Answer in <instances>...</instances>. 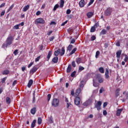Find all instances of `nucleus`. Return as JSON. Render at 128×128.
I'll return each mask as SVG.
<instances>
[{
	"label": "nucleus",
	"mask_w": 128,
	"mask_h": 128,
	"mask_svg": "<svg viewBox=\"0 0 128 128\" xmlns=\"http://www.w3.org/2000/svg\"><path fill=\"white\" fill-rule=\"evenodd\" d=\"M14 38L12 35H9L6 38V42L2 44V48H8V46H10L12 44Z\"/></svg>",
	"instance_id": "1"
},
{
	"label": "nucleus",
	"mask_w": 128,
	"mask_h": 128,
	"mask_svg": "<svg viewBox=\"0 0 128 128\" xmlns=\"http://www.w3.org/2000/svg\"><path fill=\"white\" fill-rule=\"evenodd\" d=\"M52 104L53 106L56 108V106H60V100L58 98H54L53 99Z\"/></svg>",
	"instance_id": "2"
},
{
	"label": "nucleus",
	"mask_w": 128,
	"mask_h": 128,
	"mask_svg": "<svg viewBox=\"0 0 128 128\" xmlns=\"http://www.w3.org/2000/svg\"><path fill=\"white\" fill-rule=\"evenodd\" d=\"M112 8H108L104 12V14L106 16H110L112 14Z\"/></svg>",
	"instance_id": "3"
},
{
	"label": "nucleus",
	"mask_w": 128,
	"mask_h": 128,
	"mask_svg": "<svg viewBox=\"0 0 128 128\" xmlns=\"http://www.w3.org/2000/svg\"><path fill=\"white\" fill-rule=\"evenodd\" d=\"M45 21L42 18H38L35 20V24H44Z\"/></svg>",
	"instance_id": "4"
},
{
	"label": "nucleus",
	"mask_w": 128,
	"mask_h": 128,
	"mask_svg": "<svg viewBox=\"0 0 128 128\" xmlns=\"http://www.w3.org/2000/svg\"><path fill=\"white\" fill-rule=\"evenodd\" d=\"M100 106H102V102L99 101L96 103V104H95L94 108H97L98 110H102V108L100 107Z\"/></svg>",
	"instance_id": "5"
},
{
	"label": "nucleus",
	"mask_w": 128,
	"mask_h": 128,
	"mask_svg": "<svg viewBox=\"0 0 128 128\" xmlns=\"http://www.w3.org/2000/svg\"><path fill=\"white\" fill-rule=\"evenodd\" d=\"M74 102L76 106H78L80 102V98L79 97H76L74 99Z\"/></svg>",
	"instance_id": "6"
},
{
	"label": "nucleus",
	"mask_w": 128,
	"mask_h": 128,
	"mask_svg": "<svg viewBox=\"0 0 128 128\" xmlns=\"http://www.w3.org/2000/svg\"><path fill=\"white\" fill-rule=\"evenodd\" d=\"M97 78H98V82H100V84H102V82H104V78H102V76H98Z\"/></svg>",
	"instance_id": "7"
},
{
	"label": "nucleus",
	"mask_w": 128,
	"mask_h": 128,
	"mask_svg": "<svg viewBox=\"0 0 128 128\" xmlns=\"http://www.w3.org/2000/svg\"><path fill=\"white\" fill-rule=\"evenodd\" d=\"M120 54H122V50H118L116 52V57L117 58H120Z\"/></svg>",
	"instance_id": "8"
},
{
	"label": "nucleus",
	"mask_w": 128,
	"mask_h": 128,
	"mask_svg": "<svg viewBox=\"0 0 128 128\" xmlns=\"http://www.w3.org/2000/svg\"><path fill=\"white\" fill-rule=\"evenodd\" d=\"M84 0H80L79 2V6L80 8H84Z\"/></svg>",
	"instance_id": "9"
},
{
	"label": "nucleus",
	"mask_w": 128,
	"mask_h": 128,
	"mask_svg": "<svg viewBox=\"0 0 128 128\" xmlns=\"http://www.w3.org/2000/svg\"><path fill=\"white\" fill-rule=\"evenodd\" d=\"M80 92H82V88H79L76 90L75 94L76 96H80Z\"/></svg>",
	"instance_id": "10"
},
{
	"label": "nucleus",
	"mask_w": 128,
	"mask_h": 128,
	"mask_svg": "<svg viewBox=\"0 0 128 128\" xmlns=\"http://www.w3.org/2000/svg\"><path fill=\"white\" fill-rule=\"evenodd\" d=\"M124 110L122 108L121 109H118L116 110V116H120V114Z\"/></svg>",
	"instance_id": "11"
},
{
	"label": "nucleus",
	"mask_w": 128,
	"mask_h": 128,
	"mask_svg": "<svg viewBox=\"0 0 128 128\" xmlns=\"http://www.w3.org/2000/svg\"><path fill=\"white\" fill-rule=\"evenodd\" d=\"M93 86L95 88H98V84L96 82V79H93Z\"/></svg>",
	"instance_id": "12"
},
{
	"label": "nucleus",
	"mask_w": 128,
	"mask_h": 128,
	"mask_svg": "<svg viewBox=\"0 0 128 128\" xmlns=\"http://www.w3.org/2000/svg\"><path fill=\"white\" fill-rule=\"evenodd\" d=\"M90 100H87L83 104V106H85V108H86V106H90Z\"/></svg>",
	"instance_id": "13"
},
{
	"label": "nucleus",
	"mask_w": 128,
	"mask_h": 128,
	"mask_svg": "<svg viewBox=\"0 0 128 128\" xmlns=\"http://www.w3.org/2000/svg\"><path fill=\"white\" fill-rule=\"evenodd\" d=\"M60 54V49H58L57 50L55 51L54 52V54L55 56H58Z\"/></svg>",
	"instance_id": "14"
},
{
	"label": "nucleus",
	"mask_w": 128,
	"mask_h": 128,
	"mask_svg": "<svg viewBox=\"0 0 128 128\" xmlns=\"http://www.w3.org/2000/svg\"><path fill=\"white\" fill-rule=\"evenodd\" d=\"M108 74H109L108 69L106 68V72H105L106 78H110V76H108Z\"/></svg>",
	"instance_id": "15"
},
{
	"label": "nucleus",
	"mask_w": 128,
	"mask_h": 128,
	"mask_svg": "<svg viewBox=\"0 0 128 128\" xmlns=\"http://www.w3.org/2000/svg\"><path fill=\"white\" fill-rule=\"evenodd\" d=\"M58 60V58L54 57L52 59V62L54 64H57Z\"/></svg>",
	"instance_id": "16"
},
{
	"label": "nucleus",
	"mask_w": 128,
	"mask_h": 128,
	"mask_svg": "<svg viewBox=\"0 0 128 128\" xmlns=\"http://www.w3.org/2000/svg\"><path fill=\"white\" fill-rule=\"evenodd\" d=\"M30 8V5L28 4L27 6H24L22 8V12H26Z\"/></svg>",
	"instance_id": "17"
},
{
	"label": "nucleus",
	"mask_w": 128,
	"mask_h": 128,
	"mask_svg": "<svg viewBox=\"0 0 128 128\" xmlns=\"http://www.w3.org/2000/svg\"><path fill=\"white\" fill-rule=\"evenodd\" d=\"M36 110V108L35 107L32 108L30 110V112L32 114H35Z\"/></svg>",
	"instance_id": "18"
},
{
	"label": "nucleus",
	"mask_w": 128,
	"mask_h": 128,
	"mask_svg": "<svg viewBox=\"0 0 128 128\" xmlns=\"http://www.w3.org/2000/svg\"><path fill=\"white\" fill-rule=\"evenodd\" d=\"M33 83H34V80H29L28 84V88H30Z\"/></svg>",
	"instance_id": "19"
},
{
	"label": "nucleus",
	"mask_w": 128,
	"mask_h": 128,
	"mask_svg": "<svg viewBox=\"0 0 128 128\" xmlns=\"http://www.w3.org/2000/svg\"><path fill=\"white\" fill-rule=\"evenodd\" d=\"M72 72V65L69 64L66 69L67 72Z\"/></svg>",
	"instance_id": "20"
},
{
	"label": "nucleus",
	"mask_w": 128,
	"mask_h": 128,
	"mask_svg": "<svg viewBox=\"0 0 128 128\" xmlns=\"http://www.w3.org/2000/svg\"><path fill=\"white\" fill-rule=\"evenodd\" d=\"M76 62L78 64H82V58H76Z\"/></svg>",
	"instance_id": "21"
},
{
	"label": "nucleus",
	"mask_w": 128,
	"mask_h": 128,
	"mask_svg": "<svg viewBox=\"0 0 128 128\" xmlns=\"http://www.w3.org/2000/svg\"><path fill=\"white\" fill-rule=\"evenodd\" d=\"M38 70V68L36 66H34L32 68L30 72H32V74H34V72H36Z\"/></svg>",
	"instance_id": "22"
},
{
	"label": "nucleus",
	"mask_w": 128,
	"mask_h": 128,
	"mask_svg": "<svg viewBox=\"0 0 128 128\" xmlns=\"http://www.w3.org/2000/svg\"><path fill=\"white\" fill-rule=\"evenodd\" d=\"M66 50H64V47H62L61 52H60V56H62L64 54Z\"/></svg>",
	"instance_id": "23"
},
{
	"label": "nucleus",
	"mask_w": 128,
	"mask_h": 128,
	"mask_svg": "<svg viewBox=\"0 0 128 128\" xmlns=\"http://www.w3.org/2000/svg\"><path fill=\"white\" fill-rule=\"evenodd\" d=\"M52 51H49L47 56V58L48 60H50V56H52Z\"/></svg>",
	"instance_id": "24"
},
{
	"label": "nucleus",
	"mask_w": 128,
	"mask_h": 128,
	"mask_svg": "<svg viewBox=\"0 0 128 128\" xmlns=\"http://www.w3.org/2000/svg\"><path fill=\"white\" fill-rule=\"evenodd\" d=\"M87 16L88 17V18H90L94 16V12H89L87 14H86Z\"/></svg>",
	"instance_id": "25"
},
{
	"label": "nucleus",
	"mask_w": 128,
	"mask_h": 128,
	"mask_svg": "<svg viewBox=\"0 0 128 128\" xmlns=\"http://www.w3.org/2000/svg\"><path fill=\"white\" fill-rule=\"evenodd\" d=\"M6 100L7 104H10V97H6Z\"/></svg>",
	"instance_id": "26"
},
{
	"label": "nucleus",
	"mask_w": 128,
	"mask_h": 128,
	"mask_svg": "<svg viewBox=\"0 0 128 128\" xmlns=\"http://www.w3.org/2000/svg\"><path fill=\"white\" fill-rule=\"evenodd\" d=\"M98 70L100 74H104V68L102 67H100L98 68Z\"/></svg>",
	"instance_id": "27"
},
{
	"label": "nucleus",
	"mask_w": 128,
	"mask_h": 128,
	"mask_svg": "<svg viewBox=\"0 0 128 128\" xmlns=\"http://www.w3.org/2000/svg\"><path fill=\"white\" fill-rule=\"evenodd\" d=\"M36 120H34L31 124V128H34L36 126Z\"/></svg>",
	"instance_id": "28"
},
{
	"label": "nucleus",
	"mask_w": 128,
	"mask_h": 128,
	"mask_svg": "<svg viewBox=\"0 0 128 128\" xmlns=\"http://www.w3.org/2000/svg\"><path fill=\"white\" fill-rule=\"evenodd\" d=\"M64 0H60V7L64 8Z\"/></svg>",
	"instance_id": "29"
},
{
	"label": "nucleus",
	"mask_w": 128,
	"mask_h": 128,
	"mask_svg": "<svg viewBox=\"0 0 128 128\" xmlns=\"http://www.w3.org/2000/svg\"><path fill=\"white\" fill-rule=\"evenodd\" d=\"M76 52V48H74L72 50V51L70 52V56H72V54H74V52Z\"/></svg>",
	"instance_id": "30"
},
{
	"label": "nucleus",
	"mask_w": 128,
	"mask_h": 128,
	"mask_svg": "<svg viewBox=\"0 0 128 128\" xmlns=\"http://www.w3.org/2000/svg\"><path fill=\"white\" fill-rule=\"evenodd\" d=\"M72 50V44H70L68 46V48H67V50H69V52H70Z\"/></svg>",
	"instance_id": "31"
},
{
	"label": "nucleus",
	"mask_w": 128,
	"mask_h": 128,
	"mask_svg": "<svg viewBox=\"0 0 128 128\" xmlns=\"http://www.w3.org/2000/svg\"><path fill=\"white\" fill-rule=\"evenodd\" d=\"M90 32H96V27L94 26H92L90 30Z\"/></svg>",
	"instance_id": "32"
},
{
	"label": "nucleus",
	"mask_w": 128,
	"mask_h": 128,
	"mask_svg": "<svg viewBox=\"0 0 128 128\" xmlns=\"http://www.w3.org/2000/svg\"><path fill=\"white\" fill-rule=\"evenodd\" d=\"M116 96H120V89H116Z\"/></svg>",
	"instance_id": "33"
},
{
	"label": "nucleus",
	"mask_w": 128,
	"mask_h": 128,
	"mask_svg": "<svg viewBox=\"0 0 128 128\" xmlns=\"http://www.w3.org/2000/svg\"><path fill=\"white\" fill-rule=\"evenodd\" d=\"M106 34V30L104 29L101 31L100 34Z\"/></svg>",
	"instance_id": "34"
},
{
	"label": "nucleus",
	"mask_w": 128,
	"mask_h": 128,
	"mask_svg": "<svg viewBox=\"0 0 128 128\" xmlns=\"http://www.w3.org/2000/svg\"><path fill=\"white\" fill-rule=\"evenodd\" d=\"M3 74H10V71L8 70H4L3 72Z\"/></svg>",
	"instance_id": "35"
},
{
	"label": "nucleus",
	"mask_w": 128,
	"mask_h": 128,
	"mask_svg": "<svg viewBox=\"0 0 128 128\" xmlns=\"http://www.w3.org/2000/svg\"><path fill=\"white\" fill-rule=\"evenodd\" d=\"M84 70V68L82 66H80L78 68V72H82V70Z\"/></svg>",
	"instance_id": "36"
},
{
	"label": "nucleus",
	"mask_w": 128,
	"mask_h": 128,
	"mask_svg": "<svg viewBox=\"0 0 128 128\" xmlns=\"http://www.w3.org/2000/svg\"><path fill=\"white\" fill-rule=\"evenodd\" d=\"M100 51H97L96 52V58H98V56H100Z\"/></svg>",
	"instance_id": "37"
},
{
	"label": "nucleus",
	"mask_w": 128,
	"mask_h": 128,
	"mask_svg": "<svg viewBox=\"0 0 128 128\" xmlns=\"http://www.w3.org/2000/svg\"><path fill=\"white\" fill-rule=\"evenodd\" d=\"M94 0H90L89 3L88 4V6H92V4H94Z\"/></svg>",
	"instance_id": "38"
},
{
	"label": "nucleus",
	"mask_w": 128,
	"mask_h": 128,
	"mask_svg": "<svg viewBox=\"0 0 128 128\" xmlns=\"http://www.w3.org/2000/svg\"><path fill=\"white\" fill-rule=\"evenodd\" d=\"M58 4H56L53 8V10H56V8H58Z\"/></svg>",
	"instance_id": "39"
},
{
	"label": "nucleus",
	"mask_w": 128,
	"mask_h": 128,
	"mask_svg": "<svg viewBox=\"0 0 128 128\" xmlns=\"http://www.w3.org/2000/svg\"><path fill=\"white\" fill-rule=\"evenodd\" d=\"M38 124H42V118H38Z\"/></svg>",
	"instance_id": "40"
},
{
	"label": "nucleus",
	"mask_w": 128,
	"mask_h": 128,
	"mask_svg": "<svg viewBox=\"0 0 128 128\" xmlns=\"http://www.w3.org/2000/svg\"><path fill=\"white\" fill-rule=\"evenodd\" d=\"M6 77H5L2 79V84H4L6 82Z\"/></svg>",
	"instance_id": "41"
},
{
	"label": "nucleus",
	"mask_w": 128,
	"mask_h": 128,
	"mask_svg": "<svg viewBox=\"0 0 128 128\" xmlns=\"http://www.w3.org/2000/svg\"><path fill=\"white\" fill-rule=\"evenodd\" d=\"M76 71L73 72L71 74V75H70L72 78H74V76H76Z\"/></svg>",
	"instance_id": "42"
},
{
	"label": "nucleus",
	"mask_w": 128,
	"mask_h": 128,
	"mask_svg": "<svg viewBox=\"0 0 128 128\" xmlns=\"http://www.w3.org/2000/svg\"><path fill=\"white\" fill-rule=\"evenodd\" d=\"M14 54V56H16L18 54V50H15L14 52H13Z\"/></svg>",
	"instance_id": "43"
},
{
	"label": "nucleus",
	"mask_w": 128,
	"mask_h": 128,
	"mask_svg": "<svg viewBox=\"0 0 128 128\" xmlns=\"http://www.w3.org/2000/svg\"><path fill=\"white\" fill-rule=\"evenodd\" d=\"M99 26H100V24L98 22H97L96 23V24L94 25V28H98Z\"/></svg>",
	"instance_id": "44"
},
{
	"label": "nucleus",
	"mask_w": 128,
	"mask_h": 128,
	"mask_svg": "<svg viewBox=\"0 0 128 128\" xmlns=\"http://www.w3.org/2000/svg\"><path fill=\"white\" fill-rule=\"evenodd\" d=\"M12 8H14V4H12L8 8V12H10V10H12Z\"/></svg>",
	"instance_id": "45"
},
{
	"label": "nucleus",
	"mask_w": 128,
	"mask_h": 128,
	"mask_svg": "<svg viewBox=\"0 0 128 128\" xmlns=\"http://www.w3.org/2000/svg\"><path fill=\"white\" fill-rule=\"evenodd\" d=\"M16 84H17L16 80H14V82H12V86H16Z\"/></svg>",
	"instance_id": "46"
},
{
	"label": "nucleus",
	"mask_w": 128,
	"mask_h": 128,
	"mask_svg": "<svg viewBox=\"0 0 128 128\" xmlns=\"http://www.w3.org/2000/svg\"><path fill=\"white\" fill-rule=\"evenodd\" d=\"M70 12H72V11L68 9L66 12V14H70Z\"/></svg>",
	"instance_id": "47"
},
{
	"label": "nucleus",
	"mask_w": 128,
	"mask_h": 128,
	"mask_svg": "<svg viewBox=\"0 0 128 128\" xmlns=\"http://www.w3.org/2000/svg\"><path fill=\"white\" fill-rule=\"evenodd\" d=\"M54 40V36L50 37L49 38V40H50V42H52V40Z\"/></svg>",
	"instance_id": "48"
},
{
	"label": "nucleus",
	"mask_w": 128,
	"mask_h": 128,
	"mask_svg": "<svg viewBox=\"0 0 128 128\" xmlns=\"http://www.w3.org/2000/svg\"><path fill=\"white\" fill-rule=\"evenodd\" d=\"M72 64L73 68H76V62H74V61L72 62Z\"/></svg>",
	"instance_id": "49"
},
{
	"label": "nucleus",
	"mask_w": 128,
	"mask_h": 128,
	"mask_svg": "<svg viewBox=\"0 0 128 128\" xmlns=\"http://www.w3.org/2000/svg\"><path fill=\"white\" fill-rule=\"evenodd\" d=\"M103 114L104 116H106L108 114V112H106V110H103Z\"/></svg>",
	"instance_id": "50"
},
{
	"label": "nucleus",
	"mask_w": 128,
	"mask_h": 128,
	"mask_svg": "<svg viewBox=\"0 0 128 128\" xmlns=\"http://www.w3.org/2000/svg\"><path fill=\"white\" fill-rule=\"evenodd\" d=\"M52 97L50 94H48V102H50V98Z\"/></svg>",
	"instance_id": "51"
},
{
	"label": "nucleus",
	"mask_w": 128,
	"mask_h": 128,
	"mask_svg": "<svg viewBox=\"0 0 128 128\" xmlns=\"http://www.w3.org/2000/svg\"><path fill=\"white\" fill-rule=\"evenodd\" d=\"M96 36H92L91 37V40L94 41V40H96Z\"/></svg>",
	"instance_id": "52"
},
{
	"label": "nucleus",
	"mask_w": 128,
	"mask_h": 128,
	"mask_svg": "<svg viewBox=\"0 0 128 128\" xmlns=\"http://www.w3.org/2000/svg\"><path fill=\"white\" fill-rule=\"evenodd\" d=\"M32 64H34V62H31L28 66V68H30V66H32Z\"/></svg>",
	"instance_id": "53"
},
{
	"label": "nucleus",
	"mask_w": 128,
	"mask_h": 128,
	"mask_svg": "<svg viewBox=\"0 0 128 128\" xmlns=\"http://www.w3.org/2000/svg\"><path fill=\"white\" fill-rule=\"evenodd\" d=\"M40 56H38V57H37L35 60V62H38V60H40Z\"/></svg>",
	"instance_id": "54"
},
{
	"label": "nucleus",
	"mask_w": 128,
	"mask_h": 128,
	"mask_svg": "<svg viewBox=\"0 0 128 128\" xmlns=\"http://www.w3.org/2000/svg\"><path fill=\"white\" fill-rule=\"evenodd\" d=\"M104 88H101L100 89V93L102 94V92H104Z\"/></svg>",
	"instance_id": "55"
},
{
	"label": "nucleus",
	"mask_w": 128,
	"mask_h": 128,
	"mask_svg": "<svg viewBox=\"0 0 128 128\" xmlns=\"http://www.w3.org/2000/svg\"><path fill=\"white\" fill-rule=\"evenodd\" d=\"M19 26H20V24H17L14 26V28L16 30H18Z\"/></svg>",
	"instance_id": "56"
},
{
	"label": "nucleus",
	"mask_w": 128,
	"mask_h": 128,
	"mask_svg": "<svg viewBox=\"0 0 128 128\" xmlns=\"http://www.w3.org/2000/svg\"><path fill=\"white\" fill-rule=\"evenodd\" d=\"M50 25L53 24L54 26H56V22L54 21H52L50 22Z\"/></svg>",
	"instance_id": "57"
},
{
	"label": "nucleus",
	"mask_w": 128,
	"mask_h": 128,
	"mask_svg": "<svg viewBox=\"0 0 128 128\" xmlns=\"http://www.w3.org/2000/svg\"><path fill=\"white\" fill-rule=\"evenodd\" d=\"M71 94L72 96H74V90H72L71 91Z\"/></svg>",
	"instance_id": "58"
},
{
	"label": "nucleus",
	"mask_w": 128,
	"mask_h": 128,
	"mask_svg": "<svg viewBox=\"0 0 128 128\" xmlns=\"http://www.w3.org/2000/svg\"><path fill=\"white\" fill-rule=\"evenodd\" d=\"M48 122L50 124H52L54 122V121L52 120V118H50L48 120Z\"/></svg>",
	"instance_id": "59"
},
{
	"label": "nucleus",
	"mask_w": 128,
	"mask_h": 128,
	"mask_svg": "<svg viewBox=\"0 0 128 128\" xmlns=\"http://www.w3.org/2000/svg\"><path fill=\"white\" fill-rule=\"evenodd\" d=\"M42 14V12L40 11H38L36 12V16H40Z\"/></svg>",
	"instance_id": "60"
},
{
	"label": "nucleus",
	"mask_w": 128,
	"mask_h": 128,
	"mask_svg": "<svg viewBox=\"0 0 128 128\" xmlns=\"http://www.w3.org/2000/svg\"><path fill=\"white\" fill-rule=\"evenodd\" d=\"M128 56H125V58H124V62H128Z\"/></svg>",
	"instance_id": "61"
},
{
	"label": "nucleus",
	"mask_w": 128,
	"mask_h": 128,
	"mask_svg": "<svg viewBox=\"0 0 128 128\" xmlns=\"http://www.w3.org/2000/svg\"><path fill=\"white\" fill-rule=\"evenodd\" d=\"M108 106V102H104L103 104L104 108H106Z\"/></svg>",
	"instance_id": "62"
},
{
	"label": "nucleus",
	"mask_w": 128,
	"mask_h": 128,
	"mask_svg": "<svg viewBox=\"0 0 128 128\" xmlns=\"http://www.w3.org/2000/svg\"><path fill=\"white\" fill-rule=\"evenodd\" d=\"M68 23V21H66L64 22H63L61 26H64L65 24H66Z\"/></svg>",
	"instance_id": "63"
},
{
	"label": "nucleus",
	"mask_w": 128,
	"mask_h": 128,
	"mask_svg": "<svg viewBox=\"0 0 128 128\" xmlns=\"http://www.w3.org/2000/svg\"><path fill=\"white\" fill-rule=\"evenodd\" d=\"M4 6H6V3H3L0 6V8H4Z\"/></svg>",
	"instance_id": "64"
}]
</instances>
